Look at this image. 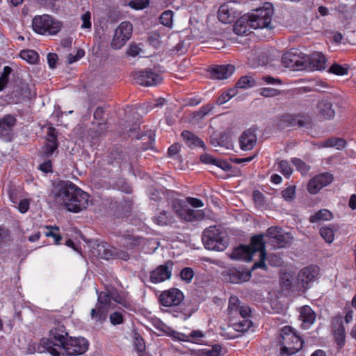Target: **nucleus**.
Instances as JSON below:
<instances>
[{"mask_svg": "<svg viewBox=\"0 0 356 356\" xmlns=\"http://www.w3.org/2000/svg\"><path fill=\"white\" fill-rule=\"evenodd\" d=\"M140 51L141 49L137 44H131L127 49V54L134 57L139 55Z\"/></svg>", "mask_w": 356, "mask_h": 356, "instance_id": "nucleus-62", "label": "nucleus"}, {"mask_svg": "<svg viewBox=\"0 0 356 356\" xmlns=\"http://www.w3.org/2000/svg\"><path fill=\"white\" fill-rule=\"evenodd\" d=\"M334 337L337 344V348L341 350L346 343V331L341 324L334 330Z\"/></svg>", "mask_w": 356, "mask_h": 356, "instance_id": "nucleus-30", "label": "nucleus"}, {"mask_svg": "<svg viewBox=\"0 0 356 356\" xmlns=\"http://www.w3.org/2000/svg\"><path fill=\"white\" fill-rule=\"evenodd\" d=\"M205 334L200 330H195L191 332L190 337L196 342L199 343L200 339L204 337Z\"/></svg>", "mask_w": 356, "mask_h": 356, "instance_id": "nucleus-64", "label": "nucleus"}, {"mask_svg": "<svg viewBox=\"0 0 356 356\" xmlns=\"http://www.w3.org/2000/svg\"><path fill=\"white\" fill-rule=\"evenodd\" d=\"M183 300V293L176 288L166 290L161 293L159 296L160 302L165 307L178 305Z\"/></svg>", "mask_w": 356, "mask_h": 356, "instance_id": "nucleus-13", "label": "nucleus"}, {"mask_svg": "<svg viewBox=\"0 0 356 356\" xmlns=\"http://www.w3.org/2000/svg\"><path fill=\"white\" fill-rule=\"evenodd\" d=\"M252 19L249 14L243 15L235 23L234 26V32L239 35H248L253 29L251 25Z\"/></svg>", "mask_w": 356, "mask_h": 356, "instance_id": "nucleus-21", "label": "nucleus"}, {"mask_svg": "<svg viewBox=\"0 0 356 356\" xmlns=\"http://www.w3.org/2000/svg\"><path fill=\"white\" fill-rule=\"evenodd\" d=\"M234 70L235 67L232 65H216L211 68L210 74L213 79L223 80L231 76Z\"/></svg>", "mask_w": 356, "mask_h": 356, "instance_id": "nucleus-19", "label": "nucleus"}, {"mask_svg": "<svg viewBox=\"0 0 356 356\" xmlns=\"http://www.w3.org/2000/svg\"><path fill=\"white\" fill-rule=\"evenodd\" d=\"M85 55V51L82 49H77L76 50L75 55H73L72 54H70L67 57V60L69 64H72L77 60H79L80 58H83Z\"/></svg>", "mask_w": 356, "mask_h": 356, "instance_id": "nucleus-49", "label": "nucleus"}, {"mask_svg": "<svg viewBox=\"0 0 356 356\" xmlns=\"http://www.w3.org/2000/svg\"><path fill=\"white\" fill-rule=\"evenodd\" d=\"M172 266L173 264L171 261L159 266L150 273V281L154 284H158L169 280L172 275Z\"/></svg>", "mask_w": 356, "mask_h": 356, "instance_id": "nucleus-14", "label": "nucleus"}, {"mask_svg": "<svg viewBox=\"0 0 356 356\" xmlns=\"http://www.w3.org/2000/svg\"><path fill=\"white\" fill-rule=\"evenodd\" d=\"M332 179V175L330 173L316 175L309 181L307 190L311 194H316L322 188L330 184Z\"/></svg>", "mask_w": 356, "mask_h": 356, "instance_id": "nucleus-17", "label": "nucleus"}, {"mask_svg": "<svg viewBox=\"0 0 356 356\" xmlns=\"http://www.w3.org/2000/svg\"><path fill=\"white\" fill-rule=\"evenodd\" d=\"M20 58L29 63L34 64L38 59V54L34 50L26 49L20 52Z\"/></svg>", "mask_w": 356, "mask_h": 356, "instance_id": "nucleus-34", "label": "nucleus"}, {"mask_svg": "<svg viewBox=\"0 0 356 356\" xmlns=\"http://www.w3.org/2000/svg\"><path fill=\"white\" fill-rule=\"evenodd\" d=\"M16 120L10 115H5L0 120V136H6L12 130Z\"/></svg>", "mask_w": 356, "mask_h": 356, "instance_id": "nucleus-27", "label": "nucleus"}, {"mask_svg": "<svg viewBox=\"0 0 356 356\" xmlns=\"http://www.w3.org/2000/svg\"><path fill=\"white\" fill-rule=\"evenodd\" d=\"M97 256L101 259L108 260L111 258L116 257L124 261L129 259V254L124 250H116L115 248H108L104 244H98L95 249Z\"/></svg>", "mask_w": 356, "mask_h": 356, "instance_id": "nucleus-15", "label": "nucleus"}, {"mask_svg": "<svg viewBox=\"0 0 356 356\" xmlns=\"http://www.w3.org/2000/svg\"><path fill=\"white\" fill-rule=\"evenodd\" d=\"M90 18H91V15H90V13H89V12H86V13H84L82 15V17H81V20H82L81 28L82 29H90V27H91Z\"/></svg>", "mask_w": 356, "mask_h": 356, "instance_id": "nucleus-59", "label": "nucleus"}, {"mask_svg": "<svg viewBox=\"0 0 356 356\" xmlns=\"http://www.w3.org/2000/svg\"><path fill=\"white\" fill-rule=\"evenodd\" d=\"M58 147L57 135L54 127H48L47 143L43 147L42 154L46 156H50Z\"/></svg>", "mask_w": 356, "mask_h": 356, "instance_id": "nucleus-22", "label": "nucleus"}, {"mask_svg": "<svg viewBox=\"0 0 356 356\" xmlns=\"http://www.w3.org/2000/svg\"><path fill=\"white\" fill-rule=\"evenodd\" d=\"M282 197L286 201H291L294 199L296 195V188L293 186H290L282 192Z\"/></svg>", "mask_w": 356, "mask_h": 356, "instance_id": "nucleus-48", "label": "nucleus"}, {"mask_svg": "<svg viewBox=\"0 0 356 356\" xmlns=\"http://www.w3.org/2000/svg\"><path fill=\"white\" fill-rule=\"evenodd\" d=\"M143 241L142 238L134 236H128L125 238L124 244L128 248H132L136 245H138L141 243Z\"/></svg>", "mask_w": 356, "mask_h": 356, "instance_id": "nucleus-47", "label": "nucleus"}, {"mask_svg": "<svg viewBox=\"0 0 356 356\" xmlns=\"http://www.w3.org/2000/svg\"><path fill=\"white\" fill-rule=\"evenodd\" d=\"M256 254H259V261L254 264L252 269L259 268H266V264L264 263L266 252L262 235L253 236L250 245H241L240 247L236 248L230 254L229 257L231 259L235 260L250 261Z\"/></svg>", "mask_w": 356, "mask_h": 356, "instance_id": "nucleus-2", "label": "nucleus"}, {"mask_svg": "<svg viewBox=\"0 0 356 356\" xmlns=\"http://www.w3.org/2000/svg\"><path fill=\"white\" fill-rule=\"evenodd\" d=\"M52 195L56 204L73 213L86 209L88 204V194L69 181H60L55 184Z\"/></svg>", "mask_w": 356, "mask_h": 356, "instance_id": "nucleus-1", "label": "nucleus"}, {"mask_svg": "<svg viewBox=\"0 0 356 356\" xmlns=\"http://www.w3.org/2000/svg\"><path fill=\"white\" fill-rule=\"evenodd\" d=\"M133 31L132 24L129 22H122L115 29L111 42V46L115 49H121L131 38Z\"/></svg>", "mask_w": 356, "mask_h": 356, "instance_id": "nucleus-10", "label": "nucleus"}, {"mask_svg": "<svg viewBox=\"0 0 356 356\" xmlns=\"http://www.w3.org/2000/svg\"><path fill=\"white\" fill-rule=\"evenodd\" d=\"M257 136L255 131L253 129H248L243 132L240 138L239 143L241 149L248 151L255 146L257 143Z\"/></svg>", "mask_w": 356, "mask_h": 356, "instance_id": "nucleus-20", "label": "nucleus"}, {"mask_svg": "<svg viewBox=\"0 0 356 356\" xmlns=\"http://www.w3.org/2000/svg\"><path fill=\"white\" fill-rule=\"evenodd\" d=\"M250 273H241L238 270H231L229 274V280L232 283H240L248 281L250 278Z\"/></svg>", "mask_w": 356, "mask_h": 356, "instance_id": "nucleus-31", "label": "nucleus"}, {"mask_svg": "<svg viewBox=\"0 0 356 356\" xmlns=\"http://www.w3.org/2000/svg\"><path fill=\"white\" fill-rule=\"evenodd\" d=\"M236 6L234 1H229L220 6L218 13L219 20L223 24L233 22L238 15Z\"/></svg>", "mask_w": 356, "mask_h": 356, "instance_id": "nucleus-12", "label": "nucleus"}, {"mask_svg": "<svg viewBox=\"0 0 356 356\" xmlns=\"http://www.w3.org/2000/svg\"><path fill=\"white\" fill-rule=\"evenodd\" d=\"M134 346L139 356H145V345L143 339L139 336L136 335L134 339Z\"/></svg>", "mask_w": 356, "mask_h": 356, "instance_id": "nucleus-35", "label": "nucleus"}, {"mask_svg": "<svg viewBox=\"0 0 356 356\" xmlns=\"http://www.w3.org/2000/svg\"><path fill=\"white\" fill-rule=\"evenodd\" d=\"M185 201L188 205L193 208H200L204 206L203 202L197 198L188 197L185 200Z\"/></svg>", "mask_w": 356, "mask_h": 356, "instance_id": "nucleus-58", "label": "nucleus"}, {"mask_svg": "<svg viewBox=\"0 0 356 356\" xmlns=\"http://www.w3.org/2000/svg\"><path fill=\"white\" fill-rule=\"evenodd\" d=\"M293 165L296 167L297 170L300 171L302 175H305L309 170V166L307 165L303 161L293 158L291 160Z\"/></svg>", "mask_w": 356, "mask_h": 356, "instance_id": "nucleus-42", "label": "nucleus"}, {"mask_svg": "<svg viewBox=\"0 0 356 356\" xmlns=\"http://www.w3.org/2000/svg\"><path fill=\"white\" fill-rule=\"evenodd\" d=\"M180 275L183 280L186 281V282H190L194 276V273L192 268H184L181 271Z\"/></svg>", "mask_w": 356, "mask_h": 356, "instance_id": "nucleus-52", "label": "nucleus"}, {"mask_svg": "<svg viewBox=\"0 0 356 356\" xmlns=\"http://www.w3.org/2000/svg\"><path fill=\"white\" fill-rule=\"evenodd\" d=\"M110 321L113 325H118L122 323L123 316L120 312H115L111 314Z\"/></svg>", "mask_w": 356, "mask_h": 356, "instance_id": "nucleus-61", "label": "nucleus"}, {"mask_svg": "<svg viewBox=\"0 0 356 356\" xmlns=\"http://www.w3.org/2000/svg\"><path fill=\"white\" fill-rule=\"evenodd\" d=\"M161 23L168 27H171L173 22V13L171 10H165L160 17Z\"/></svg>", "mask_w": 356, "mask_h": 356, "instance_id": "nucleus-39", "label": "nucleus"}, {"mask_svg": "<svg viewBox=\"0 0 356 356\" xmlns=\"http://www.w3.org/2000/svg\"><path fill=\"white\" fill-rule=\"evenodd\" d=\"M236 94V91L235 88L227 90L220 96L218 100V104L221 105L227 102L232 97H234Z\"/></svg>", "mask_w": 356, "mask_h": 356, "instance_id": "nucleus-46", "label": "nucleus"}, {"mask_svg": "<svg viewBox=\"0 0 356 356\" xmlns=\"http://www.w3.org/2000/svg\"><path fill=\"white\" fill-rule=\"evenodd\" d=\"M261 95L265 97H273L280 94V91L273 88H264L261 89Z\"/></svg>", "mask_w": 356, "mask_h": 356, "instance_id": "nucleus-50", "label": "nucleus"}, {"mask_svg": "<svg viewBox=\"0 0 356 356\" xmlns=\"http://www.w3.org/2000/svg\"><path fill=\"white\" fill-rule=\"evenodd\" d=\"M108 309H109L106 308L105 306L97 305L95 308L91 309L90 316L92 319L102 323L106 319Z\"/></svg>", "mask_w": 356, "mask_h": 356, "instance_id": "nucleus-28", "label": "nucleus"}, {"mask_svg": "<svg viewBox=\"0 0 356 356\" xmlns=\"http://www.w3.org/2000/svg\"><path fill=\"white\" fill-rule=\"evenodd\" d=\"M47 229H49V231L45 233V236L47 237H52L54 239L55 243L58 244L61 240V237L58 234L53 232V229L58 231V228L57 227H47Z\"/></svg>", "mask_w": 356, "mask_h": 356, "instance_id": "nucleus-56", "label": "nucleus"}, {"mask_svg": "<svg viewBox=\"0 0 356 356\" xmlns=\"http://www.w3.org/2000/svg\"><path fill=\"white\" fill-rule=\"evenodd\" d=\"M240 315L243 318V319H248V318L250 316L251 310L250 307L247 305H242L238 309Z\"/></svg>", "mask_w": 356, "mask_h": 356, "instance_id": "nucleus-63", "label": "nucleus"}, {"mask_svg": "<svg viewBox=\"0 0 356 356\" xmlns=\"http://www.w3.org/2000/svg\"><path fill=\"white\" fill-rule=\"evenodd\" d=\"M171 204L177 216L184 220L192 222L195 220H201L204 217L202 210L191 209L184 200L175 199L172 201Z\"/></svg>", "mask_w": 356, "mask_h": 356, "instance_id": "nucleus-8", "label": "nucleus"}, {"mask_svg": "<svg viewBox=\"0 0 356 356\" xmlns=\"http://www.w3.org/2000/svg\"><path fill=\"white\" fill-rule=\"evenodd\" d=\"M67 333L63 325H58L49 332V338H43L40 340L37 351L42 353L47 351L51 356H60V352L53 346L64 347Z\"/></svg>", "mask_w": 356, "mask_h": 356, "instance_id": "nucleus-3", "label": "nucleus"}, {"mask_svg": "<svg viewBox=\"0 0 356 356\" xmlns=\"http://www.w3.org/2000/svg\"><path fill=\"white\" fill-rule=\"evenodd\" d=\"M252 327V321L249 319H243L242 321L235 323L233 325L234 329L239 332H244Z\"/></svg>", "mask_w": 356, "mask_h": 356, "instance_id": "nucleus-36", "label": "nucleus"}, {"mask_svg": "<svg viewBox=\"0 0 356 356\" xmlns=\"http://www.w3.org/2000/svg\"><path fill=\"white\" fill-rule=\"evenodd\" d=\"M329 72L338 76H343L348 74V68L347 67L335 63L330 67Z\"/></svg>", "mask_w": 356, "mask_h": 356, "instance_id": "nucleus-41", "label": "nucleus"}, {"mask_svg": "<svg viewBox=\"0 0 356 356\" xmlns=\"http://www.w3.org/2000/svg\"><path fill=\"white\" fill-rule=\"evenodd\" d=\"M134 79L138 83L143 86H154L161 83L163 79L152 71H142L134 74Z\"/></svg>", "mask_w": 356, "mask_h": 356, "instance_id": "nucleus-16", "label": "nucleus"}, {"mask_svg": "<svg viewBox=\"0 0 356 356\" xmlns=\"http://www.w3.org/2000/svg\"><path fill=\"white\" fill-rule=\"evenodd\" d=\"M307 56L301 53L299 50L291 49L283 54L282 63L286 67L292 68L294 70H304L307 67Z\"/></svg>", "mask_w": 356, "mask_h": 356, "instance_id": "nucleus-9", "label": "nucleus"}, {"mask_svg": "<svg viewBox=\"0 0 356 356\" xmlns=\"http://www.w3.org/2000/svg\"><path fill=\"white\" fill-rule=\"evenodd\" d=\"M280 337V341L282 345L281 356L293 355L302 347L303 341L290 326H285L281 330Z\"/></svg>", "mask_w": 356, "mask_h": 356, "instance_id": "nucleus-4", "label": "nucleus"}, {"mask_svg": "<svg viewBox=\"0 0 356 356\" xmlns=\"http://www.w3.org/2000/svg\"><path fill=\"white\" fill-rule=\"evenodd\" d=\"M154 223L159 226L171 225L175 221L174 216L168 211L161 210L152 218Z\"/></svg>", "mask_w": 356, "mask_h": 356, "instance_id": "nucleus-25", "label": "nucleus"}, {"mask_svg": "<svg viewBox=\"0 0 356 356\" xmlns=\"http://www.w3.org/2000/svg\"><path fill=\"white\" fill-rule=\"evenodd\" d=\"M320 234L327 243H331L334 241V234L333 229L331 227H321L320 229Z\"/></svg>", "mask_w": 356, "mask_h": 356, "instance_id": "nucleus-38", "label": "nucleus"}, {"mask_svg": "<svg viewBox=\"0 0 356 356\" xmlns=\"http://www.w3.org/2000/svg\"><path fill=\"white\" fill-rule=\"evenodd\" d=\"M213 109V106L211 104H208L205 106H202L196 113V116L199 118H203L207 115L209 114L210 112Z\"/></svg>", "mask_w": 356, "mask_h": 356, "instance_id": "nucleus-53", "label": "nucleus"}, {"mask_svg": "<svg viewBox=\"0 0 356 356\" xmlns=\"http://www.w3.org/2000/svg\"><path fill=\"white\" fill-rule=\"evenodd\" d=\"M254 81L251 76H242L236 83V86L238 88H248L254 86Z\"/></svg>", "mask_w": 356, "mask_h": 356, "instance_id": "nucleus-37", "label": "nucleus"}, {"mask_svg": "<svg viewBox=\"0 0 356 356\" xmlns=\"http://www.w3.org/2000/svg\"><path fill=\"white\" fill-rule=\"evenodd\" d=\"M111 294L108 295L106 292H101L98 294L97 305L105 306L106 308L109 309V303L111 302Z\"/></svg>", "mask_w": 356, "mask_h": 356, "instance_id": "nucleus-43", "label": "nucleus"}, {"mask_svg": "<svg viewBox=\"0 0 356 356\" xmlns=\"http://www.w3.org/2000/svg\"><path fill=\"white\" fill-rule=\"evenodd\" d=\"M88 348V341L83 337H70L64 348L69 355H79L84 353Z\"/></svg>", "mask_w": 356, "mask_h": 356, "instance_id": "nucleus-11", "label": "nucleus"}, {"mask_svg": "<svg viewBox=\"0 0 356 356\" xmlns=\"http://www.w3.org/2000/svg\"><path fill=\"white\" fill-rule=\"evenodd\" d=\"M319 268L318 266H309L303 268L298 274V280L303 288H307L310 282H314L318 278Z\"/></svg>", "mask_w": 356, "mask_h": 356, "instance_id": "nucleus-18", "label": "nucleus"}, {"mask_svg": "<svg viewBox=\"0 0 356 356\" xmlns=\"http://www.w3.org/2000/svg\"><path fill=\"white\" fill-rule=\"evenodd\" d=\"M318 115L324 119L330 120L334 117V111L332 109V104L327 100H322L317 105Z\"/></svg>", "mask_w": 356, "mask_h": 356, "instance_id": "nucleus-26", "label": "nucleus"}, {"mask_svg": "<svg viewBox=\"0 0 356 356\" xmlns=\"http://www.w3.org/2000/svg\"><path fill=\"white\" fill-rule=\"evenodd\" d=\"M33 31L39 34L56 35L61 29V24L48 15L36 16L33 19Z\"/></svg>", "mask_w": 356, "mask_h": 356, "instance_id": "nucleus-7", "label": "nucleus"}, {"mask_svg": "<svg viewBox=\"0 0 356 356\" xmlns=\"http://www.w3.org/2000/svg\"><path fill=\"white\" fill-rule=\"evenodd\" d=\"M30 202V199H23L17 202V204L19 211L22 213H26L29 210Z\"/></svg>", "mask_w": 356, "mask_h": 356, "instance_id": "nucleus-57", "label": "nucleus"}, {"mask_svg": "<svg viewBox=\"0 0 356 356\" xmlns=\"http://www.w3.org/2000/svg\"><path fill=\"white\" fill-rule=\"evenodd\" d=\"M12 72L9 66H5L3 72L0 74V91L3 90L8 81V76Z\"/></svg>", "mask_w": 356, "mask_h": 356, "instance_id": "nucleus-40", "label": "nucleus"}, {"mask_svg": "<svg viewBox=\"0 0 356 356\" xmlns=\"http://www.w3.org/2000/svg\"><path fill=\"white\" fill-rule=\"evenodd\" d=\"M220 355H222V347L219 344H216L211 349L204 352V356H220Z\"/></svg>", "mask_w": 356, "mask_h": 356, "instance_id": "nucleus-51", "label": "nucleus"}, {"mask_svg": "<svg viewBox=\"0 0 356 356\" xmlns=\"http://www.w3.org/2000/svg\"><path fill=\"white\" fill-rule=\"evenodd\" d=\"M111 297L113 300L123 305L124 307H129L130 305L129 302L123 296L117 293H111Z\"/></svg>", "mask_w": 356, "mask_h": 356, "instance_id": "nucleus-54", "label": "nucleus"}, {"mask_svg": "<svg viewBox=\"0 0 356 356\" xmlns=\"http://www.w3.org/2000/svg\"><path fill=\"white\" fill-rule=\"evenodd\" d=\"M241 307L238 298L236 296H231L229 300L228 309L231 314L238 312Z\"/></svg>", "mask_w": 356, "mask_h": 356, "instance_id": "nucleus-45", "label": "nucleus"}, {"mask_svg": "<svg viewBox=\"0 0 356 356\" xmlns=\"http://www.w3.org/2000/svg\"><path fill=\"white\" fill-rule=\"evenodd\" d=\"M300 319L304 329H308L314 323L316 314L309 306H304L300 311Z\"/></svg>", "mask_w": 356, "mask_h": 356, "instance_id": "nucleus-23", "label": "nucleus"}, {"mask_svg": "<svg viewBox=\"0 0 356 356\" xmlns=\"http://www.w3.org/2000/svg\"><path fill=\"white\" fill-rule=\"evenodd\" d=\"M149 4V0H131L129 5L131 8L137 10L143 9Z\"/></svg>", "mask_w": 356, "mask_h": 356, "instance_id": "nucleus-55", "label": "nucleus"}, {"mask_svg": "<svg viewBox=\"0 0 356 356\" xmlns=\"http://www.w3.org/2000/svg\"><path fill=\"white\" fill-rule=\"evenodd\" d=\"M332 218V213L327 209H321L309 218V221L312 223L319 222L321 220H330Z\"/></svg>", "mask_w": 356, "mask_h": 356, "instance_id": "nucleus-32", "label": "nucleus"}, {"mask_svg": "<svg viewBox=\"0 0 356 356\" xmlns=\"http://www.w3.org/2000/svg\"><path fill=\"white\" fill-rule=\"evenodd\" d=\"M181 136L188 146L204 147V142L191 131H183Z\"/></svg>", "mask_w": 356, "mask_h": 356, "instance_id": "nucleus-29", "label": "nucleus"}, {"mask_svg": "<svg viewBox=\"0 0 356 356\" xmlns=\"http://www.w3.org/2000/svg\"><path fill=\"white\" fill-rule=\"evenodd\" d=\"M273 15V5L270 3H266L262 8L256 9L253 13L249 14L252 19L251 25L253 29H272V17Z\"/></svg>", "mask_w": 356, "mask_h": 356, "instance_id": "nucleus-6", "label": "nucleus"}, {"mask_svg": "<svg viewBox=\"0 0 356 356\" xmlns=\"http://www.w3.org/2000/svg\"><path fill=\"white\" fill-rule=\"evenodd\" d=\"M281 172L285 177H289L292 173V169L290 164L286 161H279L277 162Z\"/></svg>", "mask_w": 356, "mask_h": 356, "instance_id": "nucleus-44", "label": "nucleus"}, {"mask_svg": "<svg viewBox=\"0 0 356 356\" xmlns=\"http://www.w3.org/2000/svg\"><path fill=\"white\" fill-rule=\"evenodd\" d=\"M282 232V230L277 227H271L267 230V235L270 237V241L275 239Z\"/></svg>", "mask_w": 356, "mask_h": 356, "instance_id": "nucleus-60", "label": "nucleus"}, {"mask_svg": "<svg viewBox=\"0 0 356 356\" xmlns=\"http://www.w3.org/2000/svg\"><path fill=\"white\" fill-rule=\"evenodd\" d=\"M290 236L288 233L282 232L277 237L270 241L275 248H284L289 243Z\"/></svg>", "mask_w": 356, "mask_h": 356, "instance_id": "nucleus-33", "label": "nucleus"}, {"mask_svg": "<svg viewBox=\"0 0 356 356\" xmlns=\"http://www.w3.org/2000/svg\"><path fill=\"white\" fill-rule=\"evenodd\" d=\"M202 241L208 250L222 251L227 248L226 236L216 226L206 229L202 234Z\"/></svg>", "mask_w": 356, "mask_h": 356, "instance_id": "nucleus-5", "label": "nucleus"}, {"mask_svg": "<svg viewBox=\"0 0 356 356\" xmlns=\"http://www.w3.org/2000/svg\"><path fill=\"white\" fill-rule=\"evenodd\" d=\"M307 64L309 63L311 67L315 70H321L325 68L326 58L325 56L321 52H314L307 56Z\"/></svg>", "mask_w": 356, "mask_h": 356, "instance_id": "nucleus-24", "label": "nucleus"}]
</instances>
